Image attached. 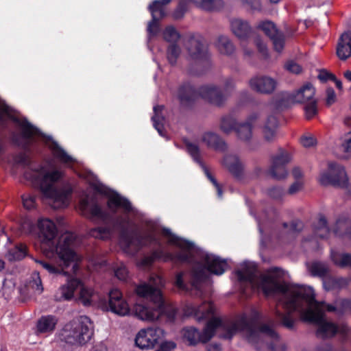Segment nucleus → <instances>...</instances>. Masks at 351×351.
<instances>
[{"mask_svg":"<svg viewBox=\"0 0 351 351\" xmlns=\"http://www.w3.org/2000/svg\"><path fill=\"white\" fill-rule=\"evenodd\" d=\"M238 279L248 282L254 289L261 290L265 295L278 297L274 313L280 324L289 330L295 328L298 318L317 326L316 336L321 339L330 338L339 333L346 335L350 329L344 324L337 325L324 319V312L334 311L335 306L315 299L314 290L311 287L281 282L274 269L258 276L256 265L243 262L236 271Z\"/></svg>","mask_w":351,"mask_h":351,"instance_id":"f257e3e1","label":"nucleus"},{"mask_svg":"<svg viewBox=\"0 0 351 351\" xmlns=\"http://www.w3.org/2000/svg\"><path fill=\"white\" fill-rule=\"evenodd\" d=\"M262 318L261 313L256 309L252 310L250 317L242 315L234 323H228L221 318L213 317L202 333L197 329L190 327L182 330V336L189 345L194 346L199 342L208 341L215 335L220 338L230 339L237 332H241L250 343H260L271 351H278L282 347V344L274 327L267 324H262L258 328L253 326L254 322Z\"/></svg>","mask_w":351,"mask_h":351,"instance_id":"f03ea898","label":"nucleus"},{"mask_svg":"<svg viewBox=\"0 0 351 351\" xmlns=\"http://www.w3.org/2000/svg\"><path fill=\"white\" fill-rule=\"evenodd\" d=\"M163 234L167 237L168 243L179 247L180 252L173 254L161 250L156 251L152 256L143 258L140 266H149L156 259L163 261L189 262L193 257H197L199 261L191 273V291H194L196 296L201 297L203 293L202 283L207 279L208 273L218 276L223 274L228 267L226 261L197 249L193 243L171 234L169 229H164Z\"/></svg>","mask_w":351,"mask_h":351,"instance_id":"7ed1b4c3","label":"nucleus"},{"mask_svg":"<svg viewBox=\"0 0 351 351\" xmlns=\"http://www.w3.org/2000/svg\"><path fill=\"white\" fill-rule=\"evenodd\" d=\"M64 173L51 162L33 165L24 173L26 180L39 186L47 203L53 208H63L69 204L72 190L69 186L62 189L57 187L63 178Z\"/></svg>","mask_w":351,"mask_h":351,"instance_id":"20e7f679","label":"nucleus"},{"mask_svg":"<svg viewBox=\"0 0 351 351\" xmlns=\"http://www.w3.org/2000/svg\"><path fill=\"white\" fill-rule=\"evenodd\" d=\"M77 243V237L73 233L65 232L62 234L56 249H54V252L50 256H45V258H32V259L50 276H66L69 274L65 269L73 263V269L75 272L77 269V263L81 260V257L73 250Z\"/></svg>","mask_w":351,"mask_h":351,"instance_id":"39448f33","label":"nucleus"},{"mask_svg":"<svg viewBox=\"0 0 351 351\" xmlns=\"http://www.w3.org/2000/svg\"><path fill=\"white\" fill-rule=\"evenodd\" d=\"M164 285V280L157 275L152 276L148 282L138 285L135 289L137 295L150 300L156 306L136 304L132 307L130 315L148 322L158 320L164 312L165 302L161 291Z\"/></svg>","mask_w":351,"mask_h":351,"instance_id":"423d86ee","label":"nucleus"},{"mask_svg":"<svg viewBox=\"0 0 351 351\" xmlns=\"http://www.w3.org/2000/svg\"><path fill=\"white\" fill-rule=\"evenodd\" d=\"M235 83L233 80L228 78L226 80L223 88V95L213 84L201 86L197 92L190 84L182 86L178 92L177 97L182 105H189L192 101L196 99L198 95L208 102L217 105H221L234 89Z\"/></svg>","mask_w":351,"mask_h":351,"instance_id":"0eeeda50","label":"nucleus"},{"mask_svg":"<svg viewBox=\"0 0 351 351\" xmlns=\"http://www.w3.org/2000/svg\"><path fill=\"white\" fill-rule=\"evenodd\" d=\"M93 335V324L86 316H80L66 323L59 332L61 341L73 345L86 344Z\"/></svg>","mask_w":351,"mask_h":351,"instance_id":"6e6552de","label":"nucleus"},{"mask_svg":"<svg viewBox=\"0 0 351 351\" xmlns=\"http://www.w3.org/2000/svg\"><path fill=\"white\" fill-rule=\"evenodd\" d=\"M38 237L44 256H50L56 249L62 235L57 239L58 229L53 221L48 218H39L37 221Z\"/></svg>","mask_w":351,"mask_h":351,"instance_id":"1a4fd4ad","label":"nucleus"},{"mask_svg":"<svg viewBox=\"0 0 351 351\" xmlns=\"http://www.w3.org/2000/svg\"><path fill=\"white\" fill-rule=\"evenodd\" d=\"M155 240L156 235L154 232L140 236L123 231L120 234L119 245L124 252L132 254L140 247L152 243Z\"/></svg>","mask_w":351,"mask_h":351,"instance_id":"9d476101","label":"nucleus"},{"mask_svg":"<svg viewBox=\"0 0 351 351\" xmlns=\"http://www.w3.org/2000/svg\"><path fill=\"white\" fill-rule=\"evenodd\" d=\"M7 119H12L18 123L21 129L23 137L26 139L41 135L37 128L31 125L26 119L19 118L14 110L0 99V125H3Z\"/></svg>","mask_w":351,"mask_h":351,"instance_id":"9b49d317","label":"nucleus"},{"mask_svg":"<svg viewBox=\"0 0 351 351\" xmlns=\"http://www.w3.org/2000/svg\"><path fill=\"white\" fill-rule=\"evenodd\" d=\"M165 337V332L160 327H147L140 330L136 335L135 343L141 349L155 348Z\"/></svg>","mask_w":351,"mask_h":351,"instance_id":"f8f14e48","label":"nucleus"},{"mask_svg":"<svg viewBox=\"0 0 351 351\" xmlns=\"http://www.w3.org/2000/svg\"><path fill=\"white\" fill-rule=\"evenodd\" d=\"M319 182L325 186L332 185L346 188L348 184V178L343 166L337 163H330L328 171L320 175Z\"/></svg>","mask_w":351,"mask_h":351,"instance_id":"ddd939ff","label":"nucleus"},{"mask_svg":"<svg viewBox=\"0 0 351 351\" xmlns=\"http://www.w3.org/2000/svg\"><path fill=\"white\" fill-rule=\"evenodd\" d=\"M292 160L291 154L285 150L280 149L276 156L272 158V163L269 169V174L275 179H283L287 176L286 165Z\"/></svg>","mask_w":351,"mask_h":351,"instance_id":"4468645a","label":"nucleus"},{"mask_svg":"<svg viewBox=\"0 0 351 351\" xmlns=\"http://www.w3.org/2000/svg\"><path fill=\"white\" fill-rule=\"evenodd\" d=\"M277 86L276 80L268 75H255L249 80L250 88L252 90L263 95L273 93Z\"/></svg>","mask_w":351,"mask_h":351,"instance_id":"2eb2a0df","label":"nucleus"},{"mask_svg":"<svg viewBox=\"0 0 351 351\" xmlns=\"http://www.w3.org/2000/svg\"><path fill=\"white\" fill-rule=\"evenodd\" d=\"M257 28L263 31L273 41L274 49L281 52L284 48L285 38L282 33L279 32L275 24L271 21H263L258 23Z\"/></svg>","mask_w":351,"mask_h":351,"instance_id":"dca6fc26","label":"nucleus"},{"mask_svg":"<svg viewBox=\"0 0 351 351\" xmlns=\"http://www.w3.org/2000/svg\"><path fill=\"white\" fill-rule=\"evenodd\" d=\"M108 304L110 310L115 314L121 316L130 315L129 305L117 289H113L109 292Z\"/></svg>","mask_w":351,"mask_h":351,"instance_id":"f3484780","label":"nucleus"},{"mask_svg":"<svg viewBox=\"0 0 351 351\" xmlns=\"http://www.w3.org/2000/svg\"><path fill=\"white\" fill-rule=\"evenodd\" d=\"M215 311V306L210 302H204L199 306L191 304H186L184 308L186 316H192L197 322H201L211 317Z\"/></svg>","mask_w":351,"mask_h":351,"instance_id":"a211bd4d","label":"nucleus"},{"mask_svg":"<svg viewBox=\"0 0 351 351\" xmlns=\"http://www.w3.org/2000/svg\"><path fill=\"white\" fill-rule=\"evenodd\" d=\"M80 291L77 298V301L85 306H101L104 304V300L98 292L93 288L87 287L82 284L80 285Z\"/></svg>","mask_w":351,"mask_h":351,"instance_id":"6ab92c4d","label":"nucleus"},{"mask_svg":"<svg viewBox=\"0 0 351 351\" xmlns=\"http://www.w3.org/2000/svg\"><path fill=\"white\" fill-rule=\"evenodd\" d=\"M81 285V280L76 278H69L66 282L61 285L54 293L57 302L70 301L75 297V290Z\"/></svg>","mask_w":351,"mask_h":351,"instance_id":"aec40b11","label":"nucleus"},{"mask_svg":"<svg viewBox=\"0 0 351 351\" xmlns=\"http://www.w3.org/2000/svg\"><path fill=\"white\" fill-rule=\"evenodd\" d=\"M315 90L313 86L310 83H307L295 92L287 93L285 98L293 104H307L315 99Z\"/></svg>","mask_w":351,"mask_h":351,"instance_id":"412c9836","label":"nucleus"},{"mask_svg":"<svg viewBox=\"0 0 351 351\" xmlns=\"http://www.w3.org/2000/svg\"><path fill=\"white\" fill-rule=\"evenodd\" d=\"M102 192L108 196V206L111 211L115 212L118 208H123L125 213L134 210L131 203L118 193L108 189H104Z\"/></svg>","mask_w":351,"mask_h":351,"instance_id":"4be33fe9","label":"nucleus"},{"mask_svg":"<svg viewBox=\"0 0 351 351\" xmlns=\"http://www.w3.org/2000/svg\"><path fill=\"white\" fill-rule=\"evenodd\" d=\"M171 1V0H155L149 5V10L152 16V20L148 24V30L150 32H154L152 26H157V21L166 16V5Z\"/></svg>","mask_w":351,"mask_h":351,"instance_id":"5701e85b","label":"nucleus"},{"mask_svg":"<svg viewBox=\"0 0 351 351\" xmlns=\"http://www.w3.org/2000/svg\"><path fill=\"white\" fill-rule=\"evenodd\" d=\"M230 30L241 41H246L252 32V28L247 21L239 18L230 20Z\"/></svg>","mask_w":351,"mask_h":351,"instance_id":"b1692460","label":"nucleus"},{"mask_svg":"<svg viewBox=\"0 0 351 351\" xmlns=\"http://www.w3.org/2000/svg\"><path fill=\"white\" fill-rule=\"evenodd\" d=\"M79 206L82 214L84 216L97 217L101 219H106L105 213L93 199L88 197L82 199Z\"/></svg>","mask_w":351,"mask_h":351,"instance_id":"393cba45","label":"nucleus"},{"mask_svg":"<svg viewBox=\"0 0 351 351\" xmlns=\"http://www.w3.org/2000/svg\"><path fill=\"white\" fill-rule=\"evenodd\" d=\"M185 45L190 58L200 60L207 58V47L202 44L197 39L190 38Z\"/></svg>","mask_w":351,"mask_h":351,"instance_id":"a878e982","label":"nucleus"},{"mask_svg":"<svg viewBox=\"0 0 351 351\" xmlns=\"http://www.w3.org/2000/svg\"><path fill=\"white\" fill-rule=\"evenodd\" d=\"M224 167L236 178H240L243 172V165L237 156L229 154L225 156Z\"/></svg>","mask_w":351,"mask_h":351,"instance_id":"bb28decb","label":"nucleus"},{"mask_svg":"<svg viewBox=\"0 0 351 351\" xmlns=\"http://www.w3.org/2000/svg\"><path fill=\"white\" fill-rule=\"evenodd\" d=\"M58 322L57 317L48 315L42 316L37 322V332L43 334L52 333Z\"/></svg>","mask_w":351,"mask_h":351,"instance_id":"cd10ccee","label":"nucleus"},{"mask_svg":"<svg viewBox=\"0 0 351 351\" xmlns=\"http://www.w3.org/2000/svg\"><path fill=\"white\" fill-rule=\"evenodd\" d=\"M337 55L342 60H346L351 56V32L341 35L337 47Z\"/></svg>","mask_w":351,"mask_h":351,"instance_id":"c85d7f7f","label":"nucleus"},{"mask_svg":"<svg viewBox=\"0 0 351 351\" xmlns=\"http://www.w3.org/2000/svg\"><path fill=\"white\" fill-rule=\"evenodd\" d=\"M202 141L209 147L217 150H223L226 148L225 142L219 136L212 132H206L202 134Z\"/></svg>","mask_w":351,"mask_h":351,"instance_id":"c756f323","label":"nucleus"},{"mask_svg":"<svg viewBox=\"0 0 351 351\" xmlns=\"http://www.w3.org/2000/svg\"><path fill=\"white\" fill-rule=\"evenodd\" d=\"M27 289L32 293L40 295L44 290L42 280L38 271H34L25 285Z\"/></svg>","mask_w":351,"mask_h":351,"instance_id":"7c9ffc66","label":"nucleus"},{"mask_svg":"<svg viewBox=\"0 0 351 351\" xmlns=\"http://www.w3.org/2000/svg\"><path fill=\"white\" fill-rule=\"evenodd\" d=\"M277 126L276 118L269 116L263 127V134L266 141L271 142L275 139Z\"/></svg>","mask_w":351,"mask_h":351,"instance_id":"2f4dec72","label":"nucleus"},{"mask_svg":"<svg viewBox=\"0 0 351 351\" xmlns=\"http://www.w3.org/2000/svg\"><path fill=\"white\" fill-rule=\"evenodd\" d=\"M333 231L338 236L351 237V212L348 217H341L337 221Z\"/></svg>","mask_w":351,"mask_h":351,"instance_id":"473e14b6","label":"nucleus"},{"mask_svg":"<svg viewBox=\"0 0 351 351\" xmlns=\"http://www.w3.org/2000/svg\"><path fill=\"white\" fill-rule=\"evenodd\" d=\"M49 146L53 156L61 163L69 165L75 162V159L60 147L57 143L53 141Z\"/></svg>","mask_w":351,"mask_h":351,"instance_id":"72a5a7b5","label":"nucleus"},{"mask_svg":"<svg viewBox=\"0 0 351 351\" xmlns=\"http://www.w3.org/2000/svg\"><path fill=\"white\" fill-rule=\"evenodd\" d=\"M215 45L217 50L222 54L229 56L235 51L234 44L226 36H219Z\"/></svg>","mask_w":351,"mask_h":351,"instance_id":"f704fd0d","label":"nucleus"},{"mask_svg":"<svg viewBox=\"0 0 351 351\" xmlns=\"http://www.w3.org/2000/svg\"><path fill=\"white\" fill-rule=\"evenodd\" d=\"M323 284L327 290L340 289L348 285H351V279L328 278L324 280Z\"/></svg>","mask_w":351,"mask_h":351,"instance_id":"c9c22d12","label":"nucleus"},{"mask_svg":"<svg viewBox=\"0 0 351 351\" xmlns=\"http://www.w3.org/2000/svg\"><path fill=\"white\" fill-rule=\"evenodd\" d=\"M234 132L237 138L244 142L249 141L252 137V128L251 125L245 122L239 123L234 128Z\"/></svg>","mask_w":351,"mask_h":351,"instance_id":"e433bc0d","label":"nucleus"},{"mask_svg":"<svg viewBox=\"0 0 351 351\" xmlns=\"http://www.w3.org/2000/svg\"><path fill=\"white\" fill-rule=\"evenodd\" d=\"M163 106H156L154 107V115L152 117V119L154 123V126L156 130L158 131L159 134L162 136H164V134L162 132L163 129V122L165 119L162 115V111L163 110Z\"/></svg>","mask_w":351,"mask_h":351,"instance_id":"4c0bfd02","label":"nucleus"},{"mask_svg":"<svg viewBox=\"0 0 351 351\" xmlns=\"http://www.w3.org/2000/svg\"><path fill=\"white\" fill-rule=\"evenodd\" d=\"M27 254V247L20 244L10 250L6 254L7 258L10 261H20Z\"/></svg>","mask_w":351,"mask_h":351,"instance_id":"58836bf2","label":"nucleus"},{"mask_svg":"<svg viewBox=\"0 0 351 351\" xmlns=\"http://www.w3.org/2000/svg\"><path fill=\"white\" fill-rule=\"evenodd\" d=\"M331 258L333 263L341 267H351V256L332 251Z\"/></svg>","mask_w":351,"mask_h":351,"instance_id":"ea45409f","label":"nucleus"},{"mask_svg":"<svg viewBox=\"0 0 351 351\" xmlns=\"http://www.w3.org/2000/svg\"><path fill=\"white\" fill-rule=\"evenodd\" d=\"M203 1L204 0H182L173 13V17L176 19L182 18L186 10V5L189 2H191L196 6L201 8Z\"/></svg>","mask_w":351,"mask_h":351,"instance_id":"a19ab883","label":"nucleus"},{"mask_svg":"<svg viewBox=\"0 0 351 351\" xmlns=\"http://www.w3.org/2000/svg\"><path fill=\"white\" fill-rule=\"evenodd\" d=\"M235 119L230 116H224L221 118L220 122V129L226 134H229L234 131V128L238 125Z\"/></svg>","mask_w":351,"mask_h":351,"instance_id":"79ce46f5","label":"nucleus"},{"mask_svg":"<svg viewBox=\"0 0 351 351\" xmlns=\"http://www.w3.org/2000/svg\"><path fill=\"white\" fill-rule=\"evenodd\" d=\"M308 269L311 274L314 276L324 277L328 272V267L324 263H313Z\"/></svg>","mask_w":351,"mask_h":351,"instance_id":"37998d69","label":"nucleus"},{"mask_svg":"<svg viewBox=\"0 0 351 351\" xmlns=\"http://www.w3.org/2000/svg\"><path fill=\"white\" fill-rule=\"evenodd\" d=\"M89 234L94 238L106 240L111 237L112 230L110 228L99 227L90 230Z\"/></svg>","mask_w":351,"mask_h":351,"instance_id":"c03bdc74","label":"nucleus"},{"mask_svg":"<svg viewBox=\"0 0 351 351\" xmlns=\"http://www.w3.org/2000/svg\"><path fill=\"white\" fill-rule=\"evenodd\" d=\"M180 37V34L173 27H167L163 32V38L167 42L174 43Z\"/></svg>","mask_w":351,"mask_h":351,"instance_id":"a18cd8bd","label":"nucleus"},{"mask_svg":"<svg viewBox=\"0 0 351 351\" xmlns=\"http://www.w3.org/2000/svg\"><path fill=\"white\" fill-rule=\"evenodd\" d=\"M180 54V49L176 45H171L167 49V60L169 62L173 65L176 63L177 59Z\"/></svg>","mask_w":351,"mask_h":351,"instance_id":"49530a36","label":"nucleus"},{"mask_svg":"<svg viewBox=\"0 0 351 351\" xmlns=\"http://www.w3.org/2000/svg\"><path fill=\"white\" fill-rule=\"evenodd\" d=\"M304 104L306 118L308 119H312L317 112V101L315 99Z\"/></svg>","mask_w":351,"mask_h":351,"instance_id":"de8ad7c7","label":"nucleus"},{"mask_svg":"<svg viewBox=\"0 0 351 351\" xmlns=\"http://www.w3.org/2000/svg\"><path fill=\"white\" fill-rule=\"evenodd\" d=\"M329 234V229L326 226V220L324 217H321L319 221V227L315 230L316 237L324 238Z\"/></svg>","mask_w":351,"mask_h":351,"instance_id":"09e8293b","label":"nucleus"},{"mask_svg":"<svg viewBox=\"0 0 351 351\" xmlns=\"http://www.w3.org/2000/svg\"><path fill=\"white\" fill-rule=\"evenodd\" d=\"M14 289V282L11 279L5 278L3 281L1 292L4 296L8 298Z\"/></svg>","mask_w":351,"mask_h":351,"instance_id":"8fccbe9b","label":"nucleus"},{"mask_svg":"<svg viewBox=\"0 0 351 351\" xmlns=\"http://www.w3.org/2000/svg\"><path fill=\"white\" fill-rule=\"evenodd\" d=\"M115 276L120 280H126L128 278V271L123 263L117 265L114 268Z\"/></svg>","mask_w":351,"mask_h":351,"instance_id":"3c124183","label":"nucleus"},{"mask_svg":"<svg viewBox=\"0 0 351 351\" xmlns=\"http://www.w3.org/2000/svg\"><path fill=\"white\" fill-rule=\"evenodd\" d=\"M341 147L346 153H351V131L345 133L341 138Z\"/></svg>","mask_w":351,"mask_h":351,"instance_id":"603ef678","label":"nucleus"},{"mask_svg":"<svg viewBox=\"0 0 351 351\" xmlns=\"http://www.w3.org/2000/svg\"><path fill=\"white\" fill-rule=\"evenodd\" d=\"M221 5V0H204L201 8L206 10H213L218 9Z\"/></svg>","mask_w":351,"mask_h":351,"instance_id":"864d4df0","label":"nucleus"},{"mask_svg":"<svg viewBox=\"0 0 351 351\" xmlns=\"http://www.w3.org/2000/svg\"><path fill=\"white\" fill-rule=\"evenodd\" d=\"M23 206L30 210L36 206V197L30 194H25L22 196Z\"/></svg>","mask_w":351,"mask_h":351,"instance_id":"5fc2aeb1","label":"nucleus"},{"mask_svg":"<svg viewBox=\"0 0 351 351\" xmlns=\"http://www.w3.org/2000/svg\"><path fill=\"white\" fill-rule=\"evenodd\" d=\"M185 144H186V147L187 149V152L191 154V156L193 158V159L195 161L201 163L199 160V154L198 147L196 145H195L192 143L188 142V141L186 142Z\"/></svg>","mask_w":351,"mask_h":351,"instance_id":"6e6d98bb","label":"nucleus"},{"mask_svg":"<svg viewBox=\"0 0 351 351\" xmlns=\"http://www.w3.org/2000/svg\"><path fill=\"white\" fill-rule=\"evenodd\" d=\"M21 229L25 234H32L35 229L33 221L29 218H25L21 222Z\"/></svg>","mask_w":351,"mask_h":351,"instance_id":"4d7b16f0","label":"nucleus"},{"mask_svg":"<svg viewBox=\"0 0 351 351\" xmlns=\"http://www.w3.org/2000/svg\"><path fill=\"white\" fill-rule=\"evenodd\" d=\"M285 69L290 73L294 74H299L302 72L301 66L293 60L287 62L285 64Z\"/></svg>","mask_w":351,"mask_h":351,"instance_id":"13d9d810","label":"nucleus"},{"mask_svg":"<svg viewBox=\"0 0 351 351\" xmlns=\"http://www.w3.org/2000/svg\"><path fill=\"white\" fill-rule=\"evenodd\" d=\"M300 143L304 147H311L316 144V140L312 135L306 134L300 138Z\"/></svg>","mask_w":351,"mask_h":351,"instance_id":"bf43d9fd","label":"nucleus"},{"mask_svg":"<svg viewBox=\"0 0 351 351\" xmlns=\"http://www.w3.org/2000/svg\"><path fill=\"white\" fill-rule=\"evenodd\" d=\"M176 348V343L173 341H162L159 346L160 351H173Z\"/></svg>","mask_w":351,"mask_h":351,"instance_id":"052dcab7","label":"nucleus"},{"mask_svg":"<svg viewBox=\"0 0 351 351\" xmlns=\"http://www.w3.org/2000/svg\"><path fill=\"white\" fill-rule=\"evenodd\" d=\"M205 174L207 176V178L209 179V180L215 186V188L217 189V191L218 197L221 198L222 197V189H221V186L217 183V182L215 180V178L210 174L209 171L208 169H205Z\"/></svg>","mask_w":351,"mask_h":351,"instance_id":"680f3d73","label":"nucleus"},{"mask_svg":"<svg viewBox=\"0 0 351 351\" xmlns=\"http://www.w3.org/2000/svg\"><path fill=\"white\" fill-rule=\"evenodd\" d=\"M283 226L285 228L289 227L288 231L293 234L300 231L302 228V224L300 221L293 222L289 226L287 223H285Z\"/></svg>","mask_w":351,"mask_h":351,"instance_id":"e2e57ef3","label":"nucleus"},{"mask_svg":"<svg viewBox=\"0 0 351 351\" xmlns=\"http://www.w3.org/2000/svg\"><path fill=\"white\" fill-rule=\"evenodd\" d=\"M336 101V94L331 88L326 90V104L330 106Z\"/></svg>","mask_w":351,"mask_h":351,"instance_id":"0e129e2a","label":"nucleus"},{"mask_svg":"<svg viewBox=\"0 0 351 351\" xmlns=\"http://www.w3.org/2000/svg\"><path fill=\"white\" fill-rule=\"evenodd\" d=\"M254 43L259 50V51L264 56H267V47L265 44L263 42V40L260 38H256L254 40Z\"/></svg>","mask_w":351,"mask_h":351,"instance_id":"69168bd1","label":"nucleus"},{"mask_svg":"<svg viewBox=\"0 0 351 351\" xmlns=\"http://www.w3.org/2000/svg\"><path fill=\"white\" fill-rule=\"evenodd\" d=\"M259 119L258 112H252L247 118L245 123L251 125L252 128L255 125Z\"/></svg>","mask_w":351,"mask_h":351,"instance_id":"338daca9","label":"nucleus"},{"mask_svg":"<svg viewBox=\"0 0 351 351\" xmlns=\"http://www.w3.org/2000/svg\"><path fill=\"white\" fill-rule=\"evenodd\" d=\"M241 47L242 48L245 58H251L253 56L254 51L252 49L247 47L246 41L241 42Z\"/></svg>","mask_w":351,"mask_h":351,"instance_id":"774afa93","label":"nucleus"}]
</instances>
